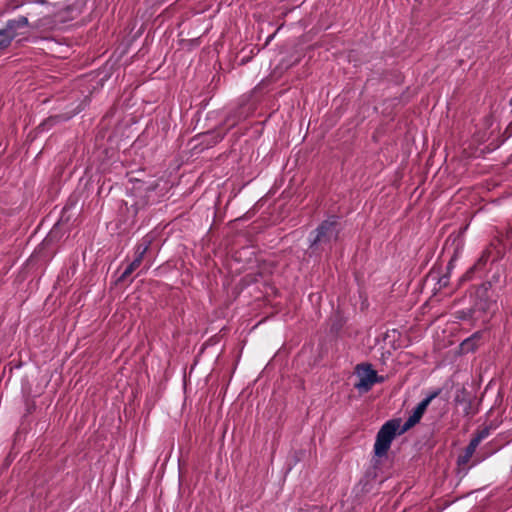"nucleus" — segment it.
I'll list each match as a JSON object with an SVG mask.
<instances>
[{
    "label": "nucleus",
    "mask_w": 512,
    "mask_h": 512,
    "mask_svg": "<svg viewBox=\"0 0 512 512\" xmlns=\"http://www.w3.org/2000/svg\"><path fill=\"white\" fill-rule=\"evenodd\" d=\"M338 235V223L334 218L324 221L317 229L313 244L335 240Z\"/></svg>",
    "instance_id": "20e7f679"
},
{
    "label": "nucleus",
    "mask_w": 512,
    "mask_h": 512,
    "mask_svg": "<svg viewBox=\"0 0 512 512\" xmlns=\"http://www.w3.org/2000/svg\"><path fill=\"white\" fill-rule=\"evenodd\" d=\"M151 242L152 238L150 236L143 238L142 242L137 246L135 254L144 257L145 253L150 247Z\"/></svg>",
    "instance_id": "423d86ee"
},
{
    "label": "nucleus",
    "mask_w": 512,
    "mask_h": 512,
    "mask_svg": "<svg viewBox=\"0 0 512 512\" xmlns=\"http://www.w3.org/2000/svg\"><path fill=\"white\" fill-rule=\"evenodd\" d=\"M28 32L27 18L19 17L8 21L6 27L0 30V48L8 47L13 39L24 36Z\"/></svg>",
    "instance_id": "f03ea898"
},
{
    "label": "nucleus",
    "mask_w": 512,
    "mask_h": 512,
    "mask_svg": "<svg viewBox=\"0 0 512 512\" xmlns=\"http://www.w3.org/2000/svg\"><path fill=\"white\" fill-rule=\"evenodd\" d=\"M356 376L358 378L355 387L363 392H367L375 383L383 382L384 378L378 376L377 372L369 364H359L356 367Z\"/></svg>",
    "instance_id": "7ed1b4c3"
},
{
    "label": "nucleus",
    "mask_w": 512,
    "mask_h": 512,
    "mask_svg": "<svg viewBox=\"0 0 512 512\" xmlns=\"http://www.w3.org/2000/svg\"><path fill=\"white\" fill-rule=\"evenodd\" d=\"M142 261H143V257L138 256V255L135 254L134 260L125 269V271L123 272L121 278L125 279L130 274H132L141 265Z\"/></svg>",
    "instance_id": "39448f33"
},
{
    "label": "nucleus",
    "mask_w": 512,
    "mask_h": 512,
    "mask_svg": "<svg viewBox=\"0 0 512 512\" xmlns=\"http://www.w3.org/2000/svg\"><path fill=\"white\" fill-rule=\"evenodd\" d=\"M438 394L439 391H435L430 393L425 399H423L414 408L411 415L403 424V426H401L400 420H391L384 424L377 434L376 442L374 445L375 454L377 456L384 455L390 448L391 442L397 433L402 434L409 430L410 428H412L414 425H416L422 418L427 407L430 405L432 400L438 396Z\"/></svg>",
    "instance_id": "f257e3e1"
},
{
    "label": "nucleus",
    "mask_w": 512,
    "mask_h": 512,
    "mask_svg": "<svg viewBox=\"0 0 512 512\" xmlns=\"http://www.w3.org/2000/svg\"><path fill=\"white\" fill-rule=\"evenodd\" d=\"M488 435H489V430L487 428H485L482 431H480L475 437L479 438V441L481 442L483 439L488 437Z\"/></svg>",
    "instance_id": "6e6552de"
},
{
    "label": "nucleus",
    "mask_w": 512,
    "mask_h": 512,
    "mask_svg": "<svg viewBox=\"0 0 512 512\" xmlns=\"http://www.w3.org/2000/svg\"><path fill=\"white\" fill-rule=\"evenodd\" d=\"M479 444H480L479 438L474 437L470 441V443H469V445H468V447L466 449V453H465V455L462 458L463 462L468 461V459L473 455V453L475 452V450H476V448H477V446Z\"/></svg>",
    "instance_id": "0eeeda50"
}]
</instances>
